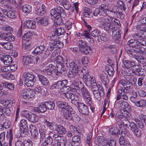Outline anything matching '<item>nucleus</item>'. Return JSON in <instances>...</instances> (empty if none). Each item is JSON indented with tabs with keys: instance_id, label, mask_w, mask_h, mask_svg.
Segmentation results:
<instances>
[{
	"instance_id": "55",
	"label": "nucleus",
	"mask_w": 146,
	"mask_h": 146,
	"mask_svg": "<svg viewBox=\"0 0 146 146\" xmlns=\"http://www.w3.org/2000/svg\"><path fill=\"white\" fill-rule=\"evenodd\" d=\"M31 113L29 111L24 110L21 111V115L28 119Z\"/></svg>"
},
{
	"instance_id": "39",
	"label": "nucleus",
	"mask_w": 146,
	"mask_h": 146,
	"mask_svg": "<svg viewBox=\"0 0 146 146\" xmlns=\"http://www.w3.org/2000/svg\"><path fill=\"white\" fill-rule=\"evenodd\" d=\"M138 96L136 92L133 90L131 94V96L130 97V100L134 103L138 99Z\"/></svg>"
},
{
	"instance_id": "30",
	"label": "nucleus",
	"mask_w": 146,
	"mask_h": 146,
	"mask_svg": "<svg viewBox=\"0 0 146 146\" xmlns=\"http://www.w3.org/2000/svg\"><path fill=\"white\" fill-rule=\"evenodd\" d=\"M45 48V46L44 45L38 46L33 51V53L37 55H40L43 52Z\"/></svg>"
},
{
	"instance_id": "15",
	"label": "nucleus",
	"mask_w": 146,
	"mask_h": 146,
	"mask_svg": "<svg viewBox=\"0 0 146 146\" xmlns=\"http://www.w3.org/2000/svg\"><path fill=\"white\" fill-rule=\"evenodd\" d=\"M100 80L101 82L105 86H108L109 82V79L108 76L105 73H103L100 74L99 76Z\"/></svg>"
},
{
	"instance_id": "2",
	"label": "nucleus",
	"mask_w": 146,
	"mask_h": 146,
	"mask_svg": "<svg viewBox=\"0 0 146 146\" xmlns=\"http://www.w3.org/2000/svg\"><path fill=\"white\" fill-rule=\"evenodd\" d=\"M64 10L63 8L59 6H56L54 9H52L50 11L51 17L52 19L57 21L59 19L61 20V17L62 15H64Z\"/></svg>"
},
{
	"instance_id": "11",
	"label": "nucleus",
	"mask_w": 146,
	"mask_h": 146,
	"mask_svg": "<svg viewBox=\"0 0 146 146\" xmlns=\"http://www.w3.org/2000/svg\"><path fill=\"white\" fill-rule=\"evenodd\" d=\"M1 11L3 15L7 16L8 17L11 19H14L17 17V13L15 11L8 10L7 9L1 8Z\"/></svg>"
},
{
	"instance_id": "23",
	"label": "nucleus",
	"mask_w": 146,
	"mask_h": 146,
	"mask_svg": "<svg viewBox=\"0 0 146 146\" xmlns=\"http://www.w3.org/2000/svg\"><path fill=\"white\" fill-rule=\"evenodd\" d=\"M16 101L14 100H10L3 99L0 100V103L4 106L10 107L15 104Z\"/></svg>"
},
{
	"instance_id": "34",
	"label": "nucleus",
	"mask_w": 146,
	"mask_h": 146,
	"mask_svg": "<svg viewBox=\"0 0 146 146\" xmlns=\"http://www.w3.org/2000/svg\"><path fill=\"white\" fill-rule=\"evenodd\" d=\"M0 45L6 50H10L13 47V44L9 41L6 42H0Z\"/></svg>"
},
{
	"instance_id": "37",
	"label": "nucleus",
	"mask_w": 146,
	"mask_h": 146,
	"mask_svg": "<svg viewBox=\"0 0 146 146\" xmlns=\"http://www.w3.org/2000/svg\"><path fill=\"white\" fill-rule=\"evenodd\" d=\"M102 27L106 31L111 29L112 31V29H113L112 26L110 22L103 23L102 25Z\"/></svg>"
},
{
	"instance_id": "45",
	"label": "nucleus",
	"mask_w": 146,
	"mask_h": 146,
	"mask_svg": "<svg viewBox=\"0 0 146 146\" xmlns=\"http://www.w3.org/2000/svg\"><path fill=\"white\" fill-rule=\"evenodd\" d=\"M119 141L121 146H131L128 141L124 140L123 136L119 138Z\"/></svg>"
},
{
	"instance_id": "12",
	"label": "nucleus",
	"mask_w": 146,
	"mask_h": 146,
	"mask_svg": "<svg viewBox=\"0 0 146 146\" xmlns=\"http://www.w3.org/2000/svg\"><path fill=\"white\" fill-rule=\"evenodd\" d=\"M78 110L79 112L83 115H87L89 113L88 107L83 103L79 104L77 107Z\"/></svg>"
},
{
	"instance_id": "43",
	"label": "nucleus",
	"mask_w": 146,
	"mask_h": 146,
	"mask_svg": "<svg viewBox=\"0 0 146 146\" xmlns=\"http://www.w3.org/2000/svg\"><path fill=\"white\" fill-rule=\"evenodd\" d=\"M28 120L32 122H37L38 120V116L37 115L31 113V114L30 115Z\"/></svg>"
},
{
	"instance_id": "57",
	"label": "nucleus",
	"mask_w": 146,
	"mask_h": 146,
	"mask_svg": "<svg viewBox=\"0 0 146 146\" xmlns=\"http://www.w3.org/2000/svg\"><path fill=\"white\" fill-rule=\"evenodd\" d=\"M80 85H81V88L80 89H81V92L82 93V95L83 97H84L85 96H87L90 94L89 92L84 87H83V84L82 83H80Z\"/></svg>"
},
{
	"instance_id": "60",
	"label": "nucleus",
	"mask_w": 146,
	"mask_h": 146,
	"mask_svg": "<svg viewBox=\"0 0 146 146\" xmlns=\"http://www.w3.org/2000/svg\"><path fill=\"white\" fill-rule=\"evenodd\" d=\"M62 3L65 9L68 10L70 8V4L68 1L66 0H62Z\"/></svg>"
},
{
	"instance_id": "42",
	"label": "nucleus",
	"mask_w": 146,
	"mask_h": 146,
	"mask_svg": "<svg viewBox=\"0 0 146 146\" xmlns=\"http://www.w3.org/2000/svg\"><path fill=\"white\" fill-rule=\"evenodd\" d=\"M32 138L34 140L36 139L38 135V130L35 128H30Z\"/></svg>"
},
{
	"instance_id": "56",
	"label": "nucleus",
	"mask_w": 146,
	"mask_h": 146,
	"mask_svg": "<svg viewBox=\"0 0 146 146\" xmlns=\"http://www.w3.org/2000/svg\"><path fill=\"white\" fill-rule=\"evenodd\" d=\"M29 131L28 128H20L19 133L20 134V136L25 137L28 134Z\"/></svg>"
},
{
	"instance_id": "51",
	"label": "nucleus",
	"mask_w": 146,
	"mask_h": 146,
	"mask_svg": "<svg viewBox=\"0 0 146 146\" xmlns=\"http://www.w3.org/2000/svg\"><path fill=\"white\" fill-rule=\"evenodd\" d=\"M53 141V139L50 136H48L45 138L44 141L43 143V146H46L51 145Z\"/></svg>"
},
{
	"instance_id": "8",
	"label": "nucleus",
	"mask_w": 146,
	"mask_h": 146,
	"mask_svg": "<svg viewBox=\"0 0 146 146\" xmlns=\"http://www.w3.org/2000/svg\"><path fill=\"white\" fill-rule=\"evenodd\" d=\"M56 104L57 106L61 109V113L67 110H73L72 107L66 102L58 101L56 102Z\"/></svg>"
},
{
	"instance_id": "49",
	"label": "nucleus",
	"mask_w": 146,
	"mask_h": 146,
	"mask_svg": "<svg viewBox=\"0 0 146 146\" xmlns=\"http://www.w3.org/2000/svg\"><path fill=\"white\" fill-rule=\"evenodd\" d=\"M108 40V35L105 33H102L101 35H100L99 37L98 38V41L99 42H100L101 41H103L104 42H106Z\"/></svg>"
},
{
	"instance_id": "54",
	"label": "nucleus",
	"mask_w": 146,
	"mask_h": 146,
	"mask_svg": "<svg viewBox=\"0 0 146 146\" xmlns=\"http://www.w3.org/2000/svg\"><path fill=\"white\" fill-rule=\"evenodd\" d=\"M85 103L88 105L92 104V98L90 94L83 97Z\"/></svg>"
},
{
	"instance_id": "14",
	"label": "nucleus",
	"mask_w": 146,
	"mask_h": 146,
	"mask_svg": "<svg viewBox=\"0 0 146 146\" xmlns=\"http://www.w3.org/2000/svg\"><path fill=\"white\" fill-rule=\"evenodd\" d=\"M82 80L86 85L89 86L96 82L94 78L92 76H91L89 74L83 76Z\"/></svg>"
},
{
	"instance_id": "35",
	"label": "nucleus",
	"mask_w": 146,
	"mask_h": 146,
	"mask_svg": "<svg viewBox=\"0 0 146 146\" xmlns=\"http://www.w3.org/2000/svg\"><path fill=\"white\" fill-rule=\"evenodd\" d=\"M109 133L111 135L116 134H118L120 135L125 134L124 132L121 129L118 130V128H110L109 129Z\"/></svg>"
},
{
	"instance_id": "44",
	"label": "nucleus",
	"mask_w": 146,
	"mask_h": 146,
	"mask_svg": "<svg viewBox=\"0 0 146 146\" xmlns=\"http://www.w3.org/2000/svg\"><path fill=\"white\" fill-rule=\"evenodd\" d=\"M45 103L47 109L52 110L55 108V103L53 101H48L46 102Z\"/></svg>"
},
{
	"instance_id": "9",
	"label": "nucleus",
	"mask_w": 146,
	"mask_h": 146,
	"mask_svg": "<svg viewBox=\"0 0 146 146\" xmlns=\"http://www.w3.org/2000/svg\"><path fill=\"white\" fill-rule=\"evenodd\" d=\"M68 81L66 80L58 81L56 83L53 84L50 86V88L54 89L56 88H62L68 84Z\"/></svg>"
},
{
	"instance_id": "27",
	"label": "nucleus",
	"mask_w": 146,
	"mask_h": 146,
	"mask_svg": "<svg viewBox=\"0 0 146 146\" xmlns=\"http://www.w3.org/2000/svg\"><path fill=\"white\" fill-rule=\"evenodd\" d=\"M108 7L106 5L102 4L99 7V9L100 10L101 13L108 15L109 9Z\"/></svg>"
},
{
	"instance_id": "41",
	"label": "nucleus",
	"mask_w": 146,
	"mask_h": 146,
	"mask_svg": "<svg viewBox=\"0 0 146 146\" xmlns=\"http://www.w3.org/2000/svg\"><path fill=\"white\" fill-rule=\"evenodd\" d=\"M126 51L130 56H132L133 57H136V51L133 48H127V49H126Z\"/></svg>"
},
{
	"instance_id": "48",
	"label": "nucleus",
	"mask_w": 146,
	"mask_h": 146,
	"mask_svg": "<svg viewBox=\"0 0 146 146\" xmlns=\"http://www.w3.org/2000/svg\"><path fill=\"white\" fill-rule=\"evenodd\" d=\"M106 70L108 74L110 76H112L114 72L113 68L110 65H107L106 66Z\"/></svg>"
},
{
	"instance_id": "1",
	"label": "nucleus",
	"mask_w": 146,
	"mask_h": 146,
	"mask_svg": "<svg viewBox=\"0 0 146 146\" xmlns=\"http://www.w3.org/2000/svg\"><path fill=\"white\" fill-rule=\"evenodd\" d=\"M56 63V69L55 73L58 76H60L63 72L66 71L68 68L69 66L70 68L68 76L70 78H72L76 76L80 72L81 70V64L78 60L72 61L70 64L66 58H64L61 56H58L55 58Z\"/></svg>"
},
{
	"instance_id": "61",
	"label": "nucleus",
	"mask_w": 146,
	"mask_h": 146,
	"mask_svg": "<svg viewBox=\"0 0 146 146\" xmlns=\"http://www.w3.org/2000/svg\"><path fill=\"white\" fill-rule=\"evenodd\" d=\"M135 59L137 60L139 62H140L144 65L146 64V60L145 58L143 57L142 56H139L135 57Z\"/></svg>"
},
{
	"instance_id": "10",
	"label": "nucleus",
	"mask_w": 146,
	"mask_h": 146,
	"mask_svg": "<svg viewBox=\"0 0 146 146\" xmlns=\"http://www.w3.org/2000/svg\"><path fill=\"white\" fill-rule=\"evenodd\" d=\"M0 59L5 65H9L13 61L12 57L5 53L0 54Z\"/></svg>"
},
{
	"instance_id": "29",
	"label": "nucleus",
	"mask_w": 146,
	"mask_h": 146,
	"mask_svg": "<svg viewBox=\"0 0 146 146\" xmlns=\"http://www.w3.org/2000/svg\"><path fill=\"white\" fill-rule=\"evenodd\" d=\"M91 9L87 7H85L84 8L83 15L84 17L91 18L92 16V13Z\"/></svg>"
},
{
	"instance_id": "52",
	"label": "nucleus",
	"mask_w": 146,
	"mask_h": 146,
	"mask_svg": "<svg viewBox=\"0 0 146 146\" xmlns=\"http://www.w3.org/2000/svg\"><path fill=\"white\" fill-rule=\"evenodd\" d=\"M109 15H102L101 17L100 18V23H106L108 22H110L109 19L110 17H108Z\"/></svg>"
},
{
	"instance_id": "46",
	"label": "nucleus",
	"mask_w": 146,
	"mask_h": 146,
	"mask_svg": "<svg viewBox=\"0 0 146 146\" xmlns=\"http://www.w3.org/2000/svg\"><path fill=\"white\" fill-rule=\"evenodd\" d=\"M3 86L5 88H7L10 90H14L15 88L14 85L12 83L5 82L2 83Z\"/></svg>"
},
{
	"instance_id": "6",
	"label": "nucleus",
	"mask_w": 146,
	"mask_h": 146,
	"mask_svg": "<svg viewBox=\"0 0 146 146\" xmlns=\"http://www.w3.org/2000/svg\"><path fill=\"white\" fill-rule=\"evenodd\" d=\"M11 113V111L9 108L0 106V121L4 120L5 118V114L9 116Z\"/></svg>"
},
{
	"instance_id": "36",
	"label": "nucleus",
	"mask_w": 146,
	"mask_h": 146,
	"mask_svg": "<svg viewBox=\"0 0 146 146\" xmlns=\"http://www.w3.org/2000/svg\"><path fill=\"white\" fill-rule=\"evenodd\" d=\"M22 62L24 65H27L32 63L31 56H23Z\"/></svg>"
},
{
	"instance_id": "64",
	"label": "nucleus",
	"mask_w": 146,
	"mask_h": 146,
	"mask_svg": "<svg viewBox=\"0 0 146 146\" xmlns=\"http://www.w3.org/2000/svg\"><path fill=\"white\" fill-rule=\"evenodd\" d=\"M65 30L62 28H59L56 29L55 33L58 35L59 36L63 34L65 32Z\"/></svg>"
},
{
	"instance_id": "50",
	"label": "nucleus",
	"mask_w": 146,
	"mask_h": 146,
	"mask_svg": "<svg viewBox=\"0 0 146 146\" xmlns=\"http://www.w3.org/2000/svg\"><path fill=\"white\" fill-rule=\"evenodd\" d=\"M135 38L137 39H138V38H145L146 37V32L145 31H142V32H139L136 33L134 35Z\"/></svg>"
},
{
	"instance_id": "25",
	"label": "nucleus",
	"mask_w": 146,
	"mask_h": 146,
	"mask_svg": "<svg viewBox=\"0 0 146 146\" xmlns=\"http://www.w3.org/2000/svg\"><path fill=\"white\" fill-rule=\"evenodd\" d=\"M125 113H119L117 115V123L118 124V122L119 121H122V120L125 119V118H127V116H129V115L130 114L127 111H125Z\"/></svg>"
},
{
	"instance_id": "53",
	"label": "nucleus",
	"mask_w": 146,
	"mask_h": 146,
	"mask_svg": "<svg viewBox=\"0 0 146 146\" xmlns=\"http://www.w3.org/2000/svg\"><path fill=\"white\" fill-rule=\"evenodd\" d=\"M101 33L98 29H95L91 32V35L94 38L99 37Z\"/></svg>"
},
{
	"instance_id": "13",
	"label": "nucleus",
	"mask_w": 146,
	"mask_h": 146,
	"mask_svg": "<svg viewBox=\"0 0 146 146\" xmlns=\"http://www.w3.org/2000/svg\"><path fill=\"white\" fill-rule=\"evenodd\" d=\"M37 76L42 85L45 87L49 86V82L46 77L39 74H37Z\"/></svg>"
},
{
	"instance_id": "5",
	"label": "nucleus",
	"mask_w": 146,
	"mask_h": 146,
	"mask_svg": "<svg viewBox=\"0 0 146 146\" xmlns=\"http://www.w3.org/2000/svg\"><path fill=\"white\" fill-rule=\"evenodd\" d=\"M74 110H65L61 113V115L65 119L68 120H74V113H73Z\"/></svg>"
},
{
	"instance_id": "24",
	"label": "nucleus",
	"mask_w": 146,
	"mask_h": 146,
	"mask_svg": "<svg viewBox=\"0 0 146 146\" xmlns=\"http://www.w3.org/2000/svg\"><path fill=\"white\" fill-rule=\"evenodd\" d=\"M24 24L25 27L29 29H34L36 27L35 22L32 20H29L25 21Z\"/></svg>"
},
{
	"instance_id": "32",
	"label": "nucleus",
	"mask_w": 146,
	"mask_h": 146,
	"mask_svg": "<svg viewBox=\"0 0 146 146\" xmlns=\"http://www.w3.org/2000/svg\"><path fill=\"white\" fill-rule=\"evenodd\" d=\"M118 106L126 110L130 109V107L128 103L126 102L120 101L118 102Z\"/></svg>"
},
{
	"instance_id": "59",
	"label": "nucleus",
	"mask_w": 146,
	"mask_h": 146,
	"mask_svg": "<svg viewBox=\"0 0 146 146\" xmlns=\"http://www.w3.org/2000/svg\"><path fill=\"white\" fill-rule=\"evenodd\" d=\"M33 34L32 33L28 32L24 34V35L22 37V38L24 40H29V39L31 38Z\"/></svg>"
},
{
	"instance_id": "33",
	"label": "nucleus",
	"mask_w": 146,
	"mask_h": 146,
	"mask_svg": "<svg viewBox=\"0 0 146 146\" xmlns=\"http://www.w3.org/2000/svg\"><path fill=\"white\" fill-rule=\"evenodd\" d=\"M80 50L81 53L86 54H88L91 51V47L87 45L79 48Z\"/></svg>"
},
{
	"instance_id": "58",
	"label": "nucleus",
	"mask_w": 146,
	"mask_h": 146,
	"mask_svg": "<svg viewBox=\"0 0 146 146\" xmlns=\"http://www.w3.org/2000/svg\"><path fill=\"white\" fill-rule=\"evenodd\" d=\"M56 44L55 40L53 41L50 42L49 43L48 47V49L49 50L52 51L54 50L56 48Z\"/></svg>"
},
{
	"instance_id": "40",
	"label": "nucleus",
	"mask_w": 146,
	"mask_h": 146,
	"mask_svg": "<svg viewBox=\"0 0 146 146\" xmlns=\"http://www.w3.org/2000/svg\"><path fill=\"white\" fill-rule=\"evenodd\" d=\"M6 137L9 140V146H12V142L13 139L12 130L11 129L7 131Z\"/></svg>"
},
{
	"instance_id": "17",
	"label": "nucleus",
	"mask_w": 146,
	"mask_h": 146,
	"mask_svg": "<svg viewBox=\"0 0 146 146\" xmlns=\"http://www.w3.org/2000/svg\"><path fill=\"white\" fill-rule=\"evenodd\" d=\"M80 83H81V82ZM66 87L68 88V89L70 91L76 92L77 90H80V89L81 85L80 84L79 85L78 83L74 82L70 86H67Z\"/></svg>"
},
{
	"instance_id": "22",
	"label": "nucleus",
	"mask_w": 146,
	"mask_h": 146,
	"mask_svg": "<svg viewBox=\"0 0 146 146\" xmlns=\"http://www.w3.org/2000/svg\"><path fill=\"white\" fill-rule=\"evenodd\" d=\"M36 19V22L39 24L46 26L48 24V19L46 17H37Z\"/></svg>"
},
{
	"instance_id": "19",
	"label": "nucleus",
	"mask_w": 146,
	"mask_h": 146,
	"mask_svg": "<svg viewBox=\"0 0 146 146\" xmlns=\"http://www.w3.org/2000/svg\"><path fill=\"white\" fill-rule=\"evenodd\" d=\"M34 112L37 113H43L45 112L47 110L45 103L42 104L37 107H35L33 109Z\"/></svg>"
},
{
	"instance_id": "28",
	"label": "nucleus",
	"mask_w": 146,
	"mask_h": 146,
	"mask_svg": "<svg viewBox=\"0 0 146 146\" xmlns=\"http://www.w3.org/2000/svg\"><path fill=\"white\" fill-rule=\"evenodd\" d=\"M119 11L118 8L116 6H114L111 9H109L107 14L108 15L113 16H114L115 15H118V13Z\"/></svg>"
},
{
	"instance_id": "47",
	"label": "nucleus",
	"mask_w": 146,
	"mask_h": 146,
	"mask_svg": "<svg viewBox=\"0 0 146 146\" xmlns=\"http://www.w3.org/2000/svg\"><path fill=\"white\" fill-rule=\"evenodd\" d=\"M22 9L23 11L26 13H29L32 10V7L31 6L26 5L23 6Z\"/></svg>"
},
{
	"instance_id": "38",
	"label": "nucleus",
	"mask_w": 146,
	"mask_h": 146,
	"mask_svg": "<svg viewBox=\"0 0 146 146\" xmlns=\"http://www.w3.org/2000/svg\"><path fill=\"white\" fill-rule=\"evenodd\" d=\"M134 104L137 107L143 108L146 106V101L145 100H141L139 101H136Z\"/></svg>"
},
{
	"instance_id": "3",
	"label": "nucleus",
	"mask_w": 146,
	"mask_h": 146,
	"mask_svg": "<svg viewBox=\"0 0 146 146\" xmlns=\"http://www.w3.org/2000/svg\"><path fill=\"white\" fill-rule=\"evenodd\" d=\"M25 84L28 87L33 86L34 84L35 77L34 75L28 72H24L23 75Z\"/></svg>"
},
{
	"instance_id": "4",
	"label": "nucleus",
	"mask_w": 146,
	"mask_h": 146,
	"mask_svg": "<svg viewBox=\"0 0 146 146\" xmlns=\"http://www.w3.org/2000/svg\"><path fill=\"white\" fill-rule=\"evenodd\" d=\"M64 96L68 99L71 100V103L74 105L79 106V104L82 103L79 102V96L73 93H67L64 94Z\"/></svg>"
},
{
	"instance_id": "62",
	"label": "nucleus",
	"mask_w": 146,
	"mask_h": 146,
	"mask_svg": "<svg viewBox=\"0 0 146 146\" xmlns=\"http://www.w3.org/2000/svg\"><path fill=\"white\" fill-rule=\"evenodd\" d=\"M83 76H86L89 74V72L88 68L86 66L83 67L82 69L80 70Z\"/></svg>"
},
{
	"instance_id": "63",
	"label": "nucleus",
	"mask_w": 146,
	"mask_h": 146,
	"mask_svg": "<svg viewBox=\"0 0 146 146\" xmlns=\"http://www.w3.org/2000/svg\"><path fill=\"white\" fill-rule=\"evenodd\" d=\"M133 133L137 137H139L141 134V132L139 128H131Z\"/></svg>"
},
{
	"instance_id": "7",
	"label": "nucleus",
	"mask_w": 146,
	"mask_h": 146,
	"mask_svg": "<svg viewBox=\"0 0 146 146\" xmlns=\"http://www.w3.org/2000/svg\"><path fill=\"white\" fill-rule=\"evenodd\" d=\"M113 38L115 41L117 43L121 40V36L122 33L121 31L119 29H115V28L112 29Z\"/></svg>"
},
{
	"instance_id": "31",
	"label": "nucleus",
	"mask_w": 146,
	"mask_h": 146,
	"mask_svg": "<svg viewBox=\"0 0 146 146\" xmlns=\"http://www.w3.org/2000/svg\"><path fill=\"white\" fill-rule=\"evenodd\" d=\"M44 124L46 125V127L54 128H61L62 126L60 125H58L56 124L54 122H50L46 120L44 122Z\"/></svg>"
},
{
	"instance_id": "20",
	"label": "nucleus",
	"mask_w": 146,
	"mask_h": 146,
	"mask_svg": "<svg viewBox=\"0 0 146 146\" xmlns=\"http://www.w3.org/2000/svg\"><path fill=\"white\" fill-rule=\"evenodd\" d=\"M0 36L2 39L10 42L15 40L14 36L11 34L3 33Z\"/></svg>"
},
{
	"instance_id": "21",
	"label": "nucleus",
	"mask_w": 146,
	"mask_h": 146,
	"mask_svg": "<svg viewBox=\"0 0 146 146\" xmlns=\"http://www.w3.org/2000/svg\"><path fill=\"white\" fill-rule=\"evenodd\" d=\"M139 43L138 39L137 40L132 39L127 42V44L130 47L134 48L136 49L139 48Z\"/></svg>"
},
{
	"instance_id": "26",
	"label": "nucleus",
	"mask_w": 146,
	"mask_h": 146,
	"mask_svg": "<svg viewBox=\"0 0 146 146\" xmlns=\"http://www.w3.org/2000/svg\"><path fill=\"white\" fill-rule=\"evenodd\" d=\"M46 7L43 4L41 7L37 9L35 13L39 15L42 16L46 13Z\"/></svg>"
},
{
	"instance_id": "18",
	"label": "nucleus",
	"mask_w": 146,
	"mask_h": 146,
	"mask_svg": "<svg viewBox=\"0 0 146 146\" xmlns=\"http://www.w3.org/2000/svg\"><path fill=\"white\" fill-rule=\"evenodd\" d=\"M118 125L119 128H122V127L128 128L129 126L131 128H136V127L137 128L136 124L134 123H130L129 122H127V123H126L120 121H119L118 122Z\"/></svg>"
},
{
	"instance_id": "16",
	"label": "nucleus",
	"mask_w": 146,
	"mask_h": 146,
	"mask_svg": "<svg viewBox=\"0 0 146 146\" xmlns=\"http://www.w3.org/2000/svg\"><path fill=\"white\" fill-rule=\"evenodd\" d=\"M56 66L55 67L52 64H50L48 66L46 67L45 68L44 70V72L47 75H51L53 71L54 70V73H55V70L56 69ZM56 75V74H55Z\"/></svg>"
}]
</instances>
